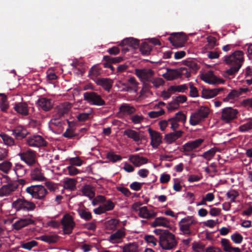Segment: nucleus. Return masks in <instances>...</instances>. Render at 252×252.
Listing matches in <instances>:
<instances>
[{
	"mask_svg": "<svg viewBox=\"0 0 252 252\" xmlns=\"http://www.w3.org/2000/svg\"><path fill=\"white\" fill-rule=\"evenodd\" d=\"M244 52L237 50L229 56L224 57V61L226 64L230 66L229 69L225 71V76L234 75L241 68L244 61Z\"/></svg>",
	"mask_w": 252,
	"mask_h": 252,
	"instance_id": "obj_1",
	"label": "nucleus"
},
{
	"mask_svg": "<svg viewBox=\"0 0 252 252\" xmlns=\"http://www.w3.org/2000/svg\"><path fill=\"white\" fill-rule=\"evenodd\" d=\"M179 230L185 235H194L198 229V222L193 216H188L179 222Z\"/></svg>",
	"mask_w": 252,
	"mask_h": 252,
	"instance_id": "obj_2",
	"label": "nucleus"
},
{
	"mask_svg": "<svg viewBox=\"0 0 252 252\" xmlns=\"http://www.w3.org/2000/svg\"><path fill=\"white\" fill-rule=\"evenodd\" d=\"M159 244L164 250H169L175 248L177 245L175 236L168 230H164L159 237Z\"/></svg>",
	"mask_w": 252,
	"mask_h": 252,
	"instance_id": "obj_3",
	"label": "nucleus"
},
{
	"mask_svg": "<svg viewBox=\"0 0 252 252\" xmlns=\"http://www.w3.org/2000/svg\"><path fill=\"white\" fill-rule=\"evenodd\" d=\"M27 193L36 199L44 200L48 193L47 189L41 185L32 186L26 189Z\"/></svg>",
	"mask_w": 252,
	"mask_h": 252,
	"instance_id": "obj_4",
	"label": "nucleus"
},
{
	"mask_svg": "<svg viewBox=\"0 0 252 252\" xmlns=\"http://www.w3.org/2000/svg\"><path fill=\"white\" fill-rule=\"evenodd\" d=\"M84 99L92 105L102 106L105 104V101L100 95L94 92H87L83 94Z\"/></svg>",
	"mask_w": 252,
	"mask_h": 252,
	"instance_id": "obj_5",
	"label": "nucleus"
},
{
	"mask_svg": "<svg viewBox=\"0 0 252 252\" xmlns=\"http://www.w3.org/2000/svg\"><path fill=\"white\" fill-rule=\"evenodd\" d=\"M168 40L173 46L181 48L183 47L187 42V37L183 32H174L171 34V36L168 38Z\"/></svg>",
	"mask_w": 252,
	"mask_h": 252,
	"instance_id": "obj_6",
	"label": "nucleus"
},
{
	"mask_svg": "<svg viewBox=\"0 0 252 252\" xmlns=\"http://www.w3.org/2000/svg\"><path fill=\"white\" fill-rule=\"evenodd\" d=\"M12 207L16 211H32L35 208V205L31 201H27L24 199H18L13 202Z\"/></svg>",
	"mask_w": 252,
	"mask_h": 252,
	"instance_id": "obj_7",
	"label": "nucleus"
},
{
	"mask_svg": "<svg viewBox=\"0 0 252 252\" xmlns=\"http://www.w3.org/2000/svg\"><path fill=\"white\" fill-rule=\"evenodd\" d=\"M2 177L5 180V182L7 183V184L3 185L0 188V197L8 196L14 191L17 188V185L13 183L7 175H3Z\"/></svg>",
	"mask_w": 252,
	"mask_h": 252,
	"instance_id": "obj_8",
	"label": "nucleus"
},
{
	"mask_svg": "<svg viewBox=\"0 0 252 252\" xmlns=\"http://www.w3.org/2000/svg\"><path fill=\"white\" fill-rule=\"evenodd\" d=\"M135 74L142 82H150L155 75V72L150 68L136 69Z\"/></svg>",
	"mask_w": 252,
	"mask_h": 252,
	"instance_id": "obj_9",
	"label": "nucleus"
},
{
	"mask_svg": "<svg viewBox=\"0 0 252 252\" xmlns=\"http://www.w3.org/2000/svg\"><path fill=\"white\" fill-rule=\"evenodd\" d=\"M63 230L64 234H69L72 233L75 226L73 217L69 214H65L61 220Z\"/></svg>",
	"mask_w": 252,
	"mask_h": 252,
	"instance_id": "obj_10",
	"label": "nucleus"
},
{
	"mask_svg": "<svg viewBox=\"0 0 252 252\" xmlns=\"http://www.w3.org/2000/svg\"><path fill=\"white\" fill-rule=\"evenodd\" d=\"M20 159L24 161L27 165L32 166L35 163L36 153L31 150H28L21 152L18 154Z\"/></svg>",
	"mask_w": 252,
	"mask_h": 252,
	"instance_id": "obj_11",
	"label": "nucleus"
},
{
	"mask_svg": "<svg viewBox=\"0 0 252 252\" xmlns=\"http://www.w3.org/2000/svg\"><path fill=\"white\" fill-rule=\"evenodd\" d=\"M27 144L31 147L45 146L46 142L42 137L38 135H34L29 137L27 140Z\"/></svg>",
	"mask_w": 252,
	"mask_h": 252,
	"instance_id": "obj_12",
	"label": "nucleus"
},
{
	"mask_svg": "<svg viewBox=\"0 0 252 252\" xmlns=\"http://www.w3.org/2000/svg\"><path fill=\"white\" fill-rule=\"evenodd\" d=\"M203 139H197L194 141H189L185 144L183 146V151L188 155V153L192 151L197 148H198L204 142Z\"/></svg>",
	"mask_w": 252,
	"mask_h": 252,
	"instance_id": "obj_13",
	"label": "nucleus"
},
{
	"mask_svg": "<svg viewBox=\"0 0 252 252\" xmlns=\"http://www.w3.org/2000/svg\"><path fill=\"white\" fill-rule=\"evenodd\" d=\"M208 115L207 111H196L193 113L190 118V123L192 126H195L200 122Z\"/></svg>",
	"mask_w": 252,
	"mask_h": 252,
	"instance_id": "obj_14",
	"label": "nucleus"
},
{
	"mask_svg": "<svg viewBox=\"0 0 252 252\" xmlns=\"http://www.w3.org/2000/svg\"><path fill=\"white\" fill-rule=\"evenodd\" d=\"M126 236L125 229L118 230L115 233L112 234L109 237L108 240L112 244L119 243L122 241V239Z\"/></svg>",
	"mask_w": 252,
	"mask_h": 252,
	"instance_id": "obj_15",
	"label": "nucleus"
},
{
	"mask_svg": "<svg viewBox=\"0 0 252 252\" xmlns=\"http://www.w3.org/2000/svg\"><path fill=\"white\" fill-rule=\"evenodd\" d=\"M125 88L123 90L126 92H136L138 91L139 83L136 81L134 77H131L128 79L127 82L123 84Z\"/></svg>",
	"mask_w": 252,
	"mask_h": 252,
	"instance_id": "obj_16",
	"label": "nucleus"
},
{
	"mask_svg": "<svg viewBox=\"0 0 252 252\" xmlns=\"http://www.w3.org/2000/svg\"><path fill=\"white\" fill-rule=\"evenodd\" d=\"M187 100V98L184 95H179V96L173 97V100L168 104V110H174L178 109L179 106V103H184Z\"/></svg>",
	"mask_w": 252,
	"mask_h": 252,
	"instance_id": "obj_17",
	"label": "nucleus"
},
{
	"mask_svg": "<svg viewBox=\"0 0 252 252\" xmlns=\"http://www.w3.org/2000/svg\"><path fill=\"white\" fill-rule=\"evenodd\" d=\"M128 160L136 167H139L145 164L148 161V158L138 155H130L128 157Z\"/></svg>",
	"mask_w": 252,
	"mask_h": 252,
	"instance_id": "obj_18",
	"label": "nucleus"
},
{
	"mask_svg": "<svg viewBox=\"0 0 252 252\" xmlns=\"http://www.w3.org/2000/svg\"><path fill=\"white\" fill-rule=\"evenodd\" d=\"M34 223V220L30 218L21 219L13 224L14 229L18 230L30 224Z\"/></svg>",
	"mask_w": 252,
	"mask_h": 252,
	"instance_id": "obj_19",
	"label": "nucleus"
},
{
	"mask_svg": "<svg viewBox=\"0 0 252 252\" xmlns=\"http://www.w3.org/2000/svg\"><path fill=\"white\" fill-rule=\"evenodd\" d=\"M53 103L51 99L41 97L38 99L36 104L43 110H50L53 107Z\"/></svg>",
	"mask_w": 252,
	"mask_h": 252,
	"instance_id": "obj_20",
	"label": "nucleus"
},
{
	"mask_svg": "<svg viewBox=\"0 0 252 252\" xmlns=\"http://www.w3.org/2000/svg\"><path fill=\"white\" fill-rule=\"evenodd\" d=\"M151 139V145L154 148H158L162 142V137L160 133L156 131L149 129Z\"/></svg>",
	"mask_w": 252,
	"mask_h": 252,
	"instance_id": "obj_21",
	"label": "nucleus"
},
{
	"mask_svg": "<svg viewBox=\"0 0 252 252\" xmlns=\"http://www.w3.org/2000/svg\"><path fill=\"white\" fill-rule=\"evenodd\" d=\"M220 244L224 252H242L239 248L233 247L230 242L227 239H221Z\"/></svg>",
	"mask_w": 252,
	"mask_h": 252,
	"instance_id": "obj_22",
	"label": "nucleus"
},
{
	"mask_svg": "<svg viewBox=\"0 0 252 252\" xmlns=\"http://www.w3.org/2000/svg\"><path fill=\"white\" fill-rule=\"evenodd\" d=\"M138 216L142 218L151 219L157 216V213L152 210H149L146 206L141 207Z\"/></svg>",
	"mask_w": 252,
	"mask_h": 252,
	"instance_id": "obj_23",
	"label": "nucleus"
},
{
	"mask_svg": "<svg viewBox=\"0 0 252 252\" xmlns=\"http://www.w3.org/2000/svg\"><path fill=\"white\" fill-rule=\"evenodd\" d=\"M223 90V88H215L213 89H203L201 96L206 99L212 98L216 96L220 91Z\"/></svg>",
	"mask_w": 252,
	"mask_h": 252,
	"instance_id": "obj_24",
	"label": "nucleus"
},
{
	"mask_svg": "<svg viewBox=\"0 0 252 252\" xmlns=\"http://www.w3.org/2000/svg\"><path fill=\"white\" fill-rule=\"evenodd\" d=\"M170 221L164 217L156 218L151 223V226L153 227L161 226L165 228L170 227Z\"/></svg>",
	"mask_w": 252,
	"mask_h": 252,
	"instance_id": "obj_25",
	"label": "nucleus"
},
{
	"mask_svg": "<svg viewBox=\"0 0 252 252\" xmlns=\"http://www.w3.org/2000/svg\"><path fill=\"white\" fill-rule=\"evenodd\" d=\"M95 83L101 86L105 91L109 92L112 87L113 81L108 78H98L95 81Z\"/></svg>",
	"mask_w": 252,
	"mask_h": 252,
	"instance_id": "obj_26",
	"label": "nucleus"
},
{
	"mask_svg": "<svg viewBox=\"0 0 252 252\" xmlns=\"http://www.w3.org/2000/svg\"><path fill=\"white\" fill-rule=\"evenodd\" d=\"M120 45L121 46H128L133 49H136L139 47V41L132 37L126 38L121 42Z\"/></svg>",
	"mask_w": 252,
	"mask_h": 252,
	"instance_id": "obj_27",
	"label": "nucleus"
},
{
	"mask_svg": "<svg viewBox=\"0 0 252 252\" xmlns=\"http://www.w3.org/2000/svg\"><path fill=\"white\" fill-rule=\"evenodd\" d=\"M183 133V132L182 131L178 130L174 132H171L167 134L165 136L164 140L168 144L172 143L177 139L181 137L182 136Z\"/></svg>",
	"mask_w": 252,
	"mask_h": 252,
	"instance_id": "obj_28",
	"label": "nucleus"
},
{
	"mask_svg": "<svg viewBox=\"0 0 252 252\" xmlns=\"http://www.w3.org/2000/svg\"><path fill=\"white\" fill-rule=\"evenodd\" d=\"M77 181L74 178H65L63 182V187L64 189L69 190H74Z\"/></svg>",
	"mask_w": 252,
	"mask_h": 252,
	"instance_id": "obj_29",
	"label": "nucleus"
},
{
	"mask_svg": "<svg viewBox=\"0 0 252 252\" xmlns=\"http://www.w3.org/2000/svg\"><path fill=\"white\" fill-rule=\"evenodd\" d=\"M13 134L17 139L25 138L28 134L27 129L21 126H18L12 130Z\"/></svg>",
	"mask_w": 252,
	"mask_h": 252,
	"instance_id": "obj_30",
	"label": "nucleus"
},
{
	"mask_svg": "<svg viewBox=\"0 0 252 252\" xmlns=\"http://www.w3.org/2000/svg\"><path fill=\"white\" fill-rule=\"evenodd\" d=\"M81 191L83 195L87 196L90 199H93L95 195L94 188L89 185L84 186L82 188Z\"/></svg>",
	"mask_w": 252,
	"mask_h": 252,
	"instance_id": "obj_31",
	"label": "nucleus"
},
{
	"mask_svg": "<svg viewBox=\"0 0 252 252\" xmlns=\"http://www.w3.org/2000/svg\"><path fill=\"white\" fill-rule=\"evenodd\" d=\"M124 135H126L129 138L133 139L135 142L139 141L141 138L138 132L130 129H126L124 131Z\"/></svg>",
	"mask_w": 252,
	"mask_h": 252,
	"instance_id": "obj_32",
	"label": "nucleus"
},
{
	"mask_svg": "<svg viewBox=\"0 0 252 252\" xmlns=\"http://www.w3.org/2000/svg\"><path fill=\"white\" fill-rule=\"evenodd\" d=\"M168 72L163 75V77L167 80L171 81L180 78L179 68L176 69H168Z\"/></svg>",
	"mask_w": 252,
	"mask_h": 252,
	"instance_id": "obj_33",
	"label": "nucleus"
},
{
	"mask_svg": "<svg viewBox=\"0 0 252 252\" xmlns=\"http://www.w3.org/2000/svg\"><path fill=\"white\" fill-rule=\"evenodd\" d=\"M237 111H222L221 119L226 123L229 122L236 117Z\"/></svg>",
	"mask_w": 252,
	"mask_h": 252,
	"instance_id": "obj_34",
	"label": "nucleus"
},
{
	"mask_svg": "<svg viewBox=\"0 0 252 252\" xmlns=\"http://www.w3.org/2000/svg\"><path fill=\"white\" fill-rule=\"evenodd\" d=\"M32 179L33 180L43 181L45 180V178L43 173H41V170L38 168H36L32 172Z\"/></svg>",
	"mask_w": 252,
	"mask_h": 252,
	"instance_id": "obj_35",
	"label": "nucleus"
},
{
	"mask_svg": "<svg viewBox=\"0 0 252 252\" xmlns=\"http://www.w3.org/2000/svg\"><path fill=\"white\" fill-rule=\"evenodd\" d=\"M123 252H139V246L136 243H129L123 247Z\"/></svg>",
	"mask_w": 252,
	"mask_h": 252,
	"instance_id": "obj_36",
	"label": "nucleus"
},
{
	"mask_svg": "<svg viewBox=\"0 0 252 252\" xmlns=\"http://www.w3.org/2000/svg\"><path fill=\"white\" fill-rule=\"evenodd\" d=\"M9 106L7 95L5 94L0 93V110H6L9 108Z\"/></svg>",
	"mask_w": 252,
	"mask_h": 252,
	"instance_id": "obj_37",
	"label": "nucleus"
},
{
	"mask_svg": "<svg viewBox=\"0 0 252 252\" xmlns=\"http://www.w3.org/2000/svg\"><path fill=\"white\" fill-rule=\"evenodd\" d=\"M240 95V93H239L238 90H233L227 94L226 97L223 98V101H230V102H232L235 98H237Z\"/></svg>",
	"mask_w": 252,
	"mask_h": 252,
	"instance_id": "obj_38",
	"label": "nucleus"
},
{
	"mask_svg": "<svg viewBox=\"0 0 252 252\" xmlns=\"http://www.w3.org/2000/svg\"><path fill=\"white\" fill-rule=\"evenodd\" d=\"M212 77H205L206 79H202L204 81L210 84H218L223 83L224 81L223 79L217 78L212 74Z\"/></svg>",
	"mask_w": 252,
	"mask_h": 252,
	"instance_id": "obj_39",
	"label": "nucleus"
},
{
	"mask_svg": "<svg viewBox=\"0 0 252 252\" xmlns=\"http://www.w3.org/2000/svg\"><path fill=\"white\" fill-rule=\"evenodd\" d=\"M152 50V46L146 42L142 43L140 47V51L143 55H150Z\"/></svg>",
	"mask_w": 252,
	"mask_h": 252,
	"instance_id": "obj_40",
	"label": "nucleus"
},
{
	"mask_svg": "<svg viewBox=\"0 0 252 252\" xmlns=\"http://www.w3.org/2000/svg\"><path fill=\"white\" fill-rule=\"evenodd\" d=\"M12 167L11 162L6 160L0 163V170L5 174L8 173Z\"/></svg>",
	"mask_w": 252,
	"mask_h": 252,
	"instance_id": "obj_41",
	"label": "nucleus"
},
{
	"mask_svg": "<svg viewBox=\"0 0 252 252\" xmlns=\"http://www.w3.org/2000/svg\"><path fill=\"white\" fill-rule=\"evenodd\" d=\"M78 213L80 217L85 220H89L92 218V214L87 210L83 209H79L78 210Z\"/></svg>",
	"mask_w": 252,
	"mask_h": 252,
	"instance_id": "obj_42",
	"label": "nucleus"
},
{
	"mask_svg": "<svg viewBox=\"0 0 252 252\" xmlns=\"http://www.w3.org/2000/svg\"><path fill=\"white\" fill-rule=\"evenodd\" d=\"M14 170L18 177H23L25 175L26 172V170L24 166L19 163H17L15 165Z\"/></svg>",
	"mask_w": 252,
	"mask_h": 252,
	"instance_id": "obj_43",
	"label": "nucleus"
},
{
	"mask_svg": "<svg viewBox=\"0 0 252 252\" xmlns=\"http://www.w3.org/2000/svg\"><path fill=\"white\" fill-rule=\"evenodd\" d=\"M188 87L186 84H183L178 86H171L169 88V91H172L173 93L177 92L180 93H184L187 90Z\"/></svg>",
	"mask_w": 252,
	"mask_h": 252,
	"instance_id": "obj_44",
	"label": "nucleus"
},
{
	"mask_svg": "<svg viewBox=\"0 0 252 252\" xmlns=\"http://www.w3.org/2000/svg\"><path fill=\"white\" fill-rule=\"evenodd\" d=\"M218 149L217 148H212L204 153L202 157L207 160H210L214 157Z\"/></svg>",
	"mask_w": 252,
	"mask_h": 252,
	"instance_id": "obj_45",
	"label": "nucleus"
},
{
	"mask_svg": "<svg viewBox=\"0 0 252 252\" xmlns=\"http://www.w3.org/2000/svg\"><path fill=\"white\" fill-rule=\"evenodd\" d=\"M0 137H1L4 143L8 146H12L14 144V139L10 136L3 133H0Z\"/></svg>",
	"mask_w": 252,
	"mask_h": 252,
	"instance_id": "obj_46",
	"label": "nucleus"
},
{
	"mask_svg": "<svg viewBox=\"0 0 252 252\" xmlns=\"http://www.w3.org/2000/svg\"><path fill=\"white\" fill-rule=\"evenodd\" d=\"M208 44L205 45L207 49L211 50L217 45L216 38L212 36H209L207 37Z\"/></svg>",
	"mask_w": 252,
	"mask_h": 252,
	"instance_id": "obj_47",
	"label": "nucleus"
},
{
	"mask_svg": "<svg viewBox=\"0 0 252 252\" xmlns=\"http://www.w3.org/2000/svg\"><path fill=\"white\" fill-rule=\"evenodd\" d=\"M40 238L41 240L49 243H56L58 240V237L56 235H43L41 236Z\"/></svg>",
	"mask_w": 252,
	"mask_h": 252,
	"instance_id": "obj_48",
	"label": "nucleus"
},
{
	"mask_svg": "<svg viewBox=\"0 0 252 252\" xmlns=\"http://www.w3.org/2000/svg\"><path fill=\"white\" fill-rule=\"evenodd\" d=\"M119 223V220L116 219H111L108 220L106 223V227L109 230H114Z\"/></svg>",
	"mask_w": 252,
	"mask_h": 252,
	"instance_id": "obj_49",
	"label": "nucleus"
},
{
	"mask_svg": "<svg viewBox=\"0 0 252 252\" xmlns=\"http://www.w3.org/2000/svg\"><path fill=\"white\" fill-rule=\"evenodd\" d=\"M231 240L236 244H241L243 240V237L238 233H235L230 236Z\"/></svg>",
	"mask_w": 252,
	"mask_h": 252,
	"instance_id": "obj_50",
	"label": "nucleus"
},
{
	"mask_svg": "<svg viewBox=\"0 0 252 252\" xmlns=\"http://www.w3.org/2000/svg\"><path fill=\"white\" fill-rule=\"evenodd\" d=\"M101 73V70L99 68L96 66H93L89 70V74L91 79L94 77H96Z\"/></svg>",
	"mask_w": 252,
	"mask_h": 252,
	"instance_id": "obj_51",
	"label": "nucleus"
},
{
	"mask_svg": "<svg viewBox=\"0 0 252 252\" xmlns=\"http://www.w3.org/2000/svg\"><path fill=\"white\" fill-rule=\"evenodd\" d=\"M103 60L105 61H109L112 63H117L121 62L123 60V58L121 57H111L109 56H104Z\"/></svg>",
	"mask_w": 252,
	"mask_h": 252,
	"instance_id": "obj_52",
	"label": "nucleus"
},
{
	"mask_svg": "<svg viewBox=\"0 0 252 252\" xmlns=\"http://www.w3.org/2000/svg\"><path fill=\"white\" fill-rule=\"evenodd\" d=\"M239 129L241 132H245L252 129V119H250L249 122L239 127Z\"/></svg>",
	"mask_w": 252,
	"mask_h": 252,
	"instance_id": "obj_53",
	"label": "nucleus"
},
{
	"mask_svg": "<svg viewBox=\"0 0 252 252\" xmlns=\"http://www.w3.org/2000/svg\"><path fill=\"white\" fill-rule=\"evenodd\" d=\"M102 205L103 206L106 212L112 210L115 207L114 203L110 200L107 201L105 200V201L103 202Z\"/></svg>",
	"mask_w": 252,
	"mask_h": 252,
	"instance_id": "obj_54",
	"label": "nucleus"
},
{
	"mask_svg": "<svg viewBox=\"0 0 252 252\" xmlns=\"http://www.w3.org/2000/svg\"><path fill=\"white\" fill-rule=\"evenodd\" d=\"M37 245V242L34 240H32L30 242H28L25 243H23L21 245L22 248L30 250L33 247L36 246Z\"/></svg>",
	"mask_w": 252,
	"mask_h": 252,
	"instance_id": "obj_55",
	"label": "nucleus"
},
{
	"mask_svg": "<svg viewBox=\"0 0 252 252\" xmlns=\"http://www.w3.org/2000/svg\"><path fill=\"white\" fill-rule=\"evenodd\" d=\"M192 248L195 252H202L204 251L205 246L200 243L195 242L192 244Z\"/></svg>",
	"mask_w": 252,
	"mask_h": 252,
	"instance_id": "obj_56",
	"label": "nucleus"
},
{
	"mask_svg": "<svg viewBox=\"0 0 252 252\" xmlns=\"http://www.w3.org/2000/svg\"><path fill=\"white\" fill-rule=\"evenodd\" d=\"M189 86L190 89L189 96L192 97H195L199 96L198 90L196 87H195L192 83H189Z\"/></svg>",
	"mask_w": 252,
	"mask_h": 252,
	"instance_id": "obj_57",
	"label": "nucleus"
},
{
	"mask_svg": "<svg viewBox=\"0 0 252 252\" xmlns=\"http://www.w3.org/2000/svg\"><path fill=\"white\" fill-rule=\"evenodd\" d=\"M189 69L196 72L199 68V66L197 63L193 61L187 62L185 64Z\"/></svg>",
	"mask_w": 252,
	"mask_h": 252,
	"instance_id": "obj_58",
	"label": "nucleus"
},
{
	"mask_svg": "<svg viewBox=\"0 0 252 252\" xmlns=\"http://www.w3.org/2000/svg\"><path fill=\"white\" fill-rule=\"evenodd\" d=\"M172 118L177 122L185 123L186 120V116L182 111H179L176 114L175 116Z\"/></svg>",
	"mask_w": 252,
	"mask_h": 252,
	"instance_id": "obj_59",
	"label": "nucleus"
},
{
	"mask_svg": "<svg viewBox=\"0 0 252 252\" xmlns=\"http://www.w3.org/2000/svg\"><path fill=\"white\" fill-rule=\"evenodd\" d=\"M156 88H158L159 86L163 85L165 81L161 78H157L154 79V77L152 78V81H150Z\"/></svg>",
	"mask_w": 252,
	"mask_h": 252,
	"instance_id": "obj_60",
	"label": "nucleus"
},
{
	"mask_svg": "<svg viewBox=\"0 0 252 252\" xmlns=\"http://www.w3.org/2000/svg\"><path fill=\"white\" fill-rule=\"evenodd\" d=\"M107 158L109 160L113 162L119 160L122 158V157L120 156L116 155L113 153H108L107 155Z\"/></svg>",
	"mask_w": 252,
	"mask_h": 252,
	"instance_id": "obj_61",
	"label": "nucleus"
},
{
	"mask_svg": "<svg viewBox=\"0 0 252 252\" xmlns=\"http://www.w3.org/2000/svg\"><path fill=\"white\" fill-rule=\"evenodd\" d=\"M180 73V78L182 77L183 76L186 78H189L190 76V71L188 70L186 67H180L179 68Z\"/></svg>",
	"mask_w": 252,
	"mask_h": 252,
	"instance_id": "obj_62",
	"label": "nucleus"
},
{
	"mask_svg": "<svg viewBox=\"0 0 252 252\" xmlns=\"http://www.w3.org/2000/svg\"><path fill=\"white\" fill-rule=\"evenodd\" d=\"M28 105L26 103L20 102L15 104L14 109V110H27Z\"/></svg>",
	"mask_w": 252,
	"mask_h": 252,
	"instance_id": "obj_63",
	"label": "nucleus"
},
{
	"mask_svg": "<svg viewBox=\"0 0 252 252\" xmlns=\"http://www.w3.org/2000/svg\"><path fill=\"white\" fill-rule=\"evenodd\" d=\"M145 241L150 244H151L153 246L157 245L158 240L157 239L152 235H147L145 236Z\"/></svg>",
	"mask_w": 252,
	"mask_h": 252,
	"instance_id": "obj_64",
	"label": "nucleus"
}]
</instances>
